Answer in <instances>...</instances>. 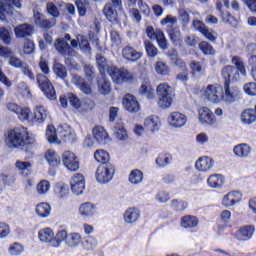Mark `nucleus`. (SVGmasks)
I'll use <instances>...</instances> for the list:
<instances>
[{"instance_id": "obj_16", "label": "nucleus", "mask_w": 256, "mask_h": 256, "mask_svg": "<svg viewBox=\"0 0 256 256\" xmlns=\"http://www.w3.org/2000/svg\"><path fill=\"white\" fill-rule=\"evenodd\" d=\"M123 105L126 111L129 113H138V111L141 109L139 106V102L135 98V96L131 94H126L123 98Z\"/></svg>"}, {"instance_id": "obj_44", "label": "nucleus", "mask_w": 256, "mask_h": 256, "mask_svg": "<svg viewBox=\"0 0 256 256\" xmlns=\"http://www.w3.org/2000/svg\"><path fill=\"white\" fill-rule=\"evenodd\" d=\"M67 237H69V234L65 230H60L54 235V247H61V243L65 241L67 244Z\"/></svg>"}, {"instance_id": "obj_21", "label": "nucleus", "mask_w": 256, "mask_h": 256, "mask_svg": "<svg viewBox=\"0 0 256 256\" xmlns=\"http://www.w3.org/2000/svg\"><path fill=\"white\" fill-rule=\"evenodd\" d=\"M72 83H74L76 87H79L82 93H85L86 95H91V85L85 82V79L83 77L77 74L72 75Z\"/></svg>"}, {"instance_id": "obj_39", "label": "nucleus", "mask_w": 256, "mask_h": 256, "mask_svg": "<svg viewBox=\"0 0 256 256\" xmlns=\"http://www.w3.org/2000/svg\"><path fill=\"white\" fill-rule=\"evenodd\" d=\"M54 193L59 199H65L69 196V187L63 183H58L54 188Z\"/></svg>"}, {"instance_id": "obj_22", "label": "nucleus", "mask_w": 256, "mask_h": 256, "mask_svg": "<svg viewBox=\"0 0 256 256\" xmlns=\"http://www.w3.org/2000/svg\"><path fill=\"white\" fill-rule=\"evenodd\" d=\"M103 11L110 23H119V11L121 10L115 8L113 4H106Z\"/></svg>"}, {"instance_id": "obj_47", "label": "nucleus", "mask_w": 256, "mask_h": 256, "mask_svg": "<svg viewBox=\"0 0 256 256\" xmlns=\"http://www.w3.org/2000/svg\"><path fill=\"white\" fill-rule=\"evenodd\" d=\"M114 134H115V137L120 141H126V139L129 137L127 134V130L121 124H117L114 127Z\"/></svg>"}, {"instance_id": "obj_40", "label": "nucleus", "mask_w": 256, "mask_h": 256, "mask_svg": "<svg viewBox=\"0 0 256 256\" xmlns=\"http://www.w3.org/2000/svg\"><path fill=\"white\" fill-rule=\"evenodd\" d=\"M156 93L158 97L173 96V89L171 86H169V84L162 83L157 86Z\"/></svg>"}, {"instance_id": "obj_63", "label": "nucleus", "mask_w": 256, "mask_h": 256, "mask_svg": "<svg viewBox=\"0 0 256 256\" xmlns=\"http://www.w3.org/2000/svg\"><path fill=\"white\" fill-rule=\"evenodd\" d=\"M169 163H171V156L169 154L161 155L156 159L158 167H167Z\"/></svg>"}, {"instance_id": "obj_18", "label": "nucleus", "mask_w": 256, "mask_h": 256, "mask_svg": "<svg viewBox=\"0 0 256 256\" xmlns=\"http://www.w3.org/2000/svg\"><path fill=\"white\" fill-rule=\"evenodd\" d=\"M214 165L215 161H213V159L209 158L208 156L200 157L195 163L197 171H201L204 173L207 171H211Z\"/></svg>"}, {"instance_id": "obj_64", "label": "nucleus", "mask_w": 256, "mask_h": 256, "mask_svg": "<svg viewBox=\"0 0 256 256\" xmlns=\"http://www.w3.org/2000/svg\"><path fill=\"white\" fill-rule=\"evenodd\" d=\"M8 251H9L10 255L18 256V255H21V253H23L24 249L21 244L14 243L9 247Z\"/></svg>"}, {"instance_id": "obj_50", "label": "nucleus", "mask_w": 256, "mask_h": 256, "mask_svg": "<svg viewBox=\"0 0 256 256\" xmlns=\"http://www.w3.org/2000/svg\"><path fill=\"white\" fill-rule=\"evenodd\" d=\"M53 71L60 79H65L67 77V68L59 62L54 63Z\"/></svg>"}, {"instance_id": "obj_30", "label": "nucleus", "mask_w": 256, "mask_h": 256, "mask_svg": "<svg viewBox=\"0 0 256 256\" xmlns=\"http://www.w3.org/2000/svg\"><path fill=\"white\" fill-rule=\"evenodd\" d=\"M32 167H33V164L29 161L17 160L15 162L16 171H19V173H21V175H24V177H27L29 175V173H31Z\"/></svg>"}, {"instance_id": "obj_26", "label": "nucleus", "mask_w": 256, "mask_h": 256, "mask_svg": "<svg viewBox=\"0 0 256 256\" xmlns=\"http://www.w3.org/2000/svg\"><path fill=\"white\" fill-rule=\"evenodd\" d=\"M45 119H47V109L43 106H36L34 115L30 121L32 123H45Z\"/></svg>"}, {"instance_id": "obj_33", "label": "nucleus", "mask_w": 256, "mask_h": 256, "mask_svg": "<svg viewBox=\"0 0 256 256\" xmlns=\"http://www.w3.org/2000/svg\"><path fill=\"white\" fill-rule=\"evenodd\" d=\"M241 121L244 125H253L256 121V114L255 110L253 109H246L241 114Z\"/></svg>"}, {"instance_id": "obj_2", "label": "nucleus", "mask_w": 256, "mask_h": 256, "mask_svg": "<svg viewBox=\"0 0 256 256\" xmlns=\"http://www.w3.org/2000/svg\"><path fill=\"white\" fill-rule=\"evenodd\" d=\"M64 141H76V134L75 131L71 129V127L67 124H64L58 128V135L57 130H55V126L48 125L46 129V139L48 140V143H52L54 145H61V140Z\"/></svg>"}, {"instance_id": "obj_9", "label": "nucleus", "mask_w": 256, "mask_h": 256, "mask_svg": "<svg viewBox=\"0 0 256 256\" xmlns=\"http://www.w3.org/2000/svg\"><path fill=\"white\" fill-rule=\"evenodd\" d=\"M198 119L199 123L202 125H215V123H217L215 114H213V111L207 107H201L198 110Z\"/></svg>"}, {"instance_id": "obj_45", "label": "nucleus", "mask_w": 256, "mask_h": 256, "mask_svg": "<svg viewBox=\"0 0 256 256\" xmlns=\"http://www.w3.org/2000/svg\"><path fill=\"white\" fill-rule=\"evenodd\" d=\"M199 221L194 216H184L181 221L182 227L184 229H191V227H197Z\"/></svg>"}, {"instance_id": "obj_8", "label": "nucleus", "mask_w": 256, "mask_h": 256, "mask_svg": "<svg viewBox=\"0 0 256 256\" xmlns=\"http://www.w3.org/2000/svg\"><path fill=\"white\" fill-rule=\"evenodd\" d=\"M62 162L64 167L75 173V171H79V158L72 151H65L62 155Z\"/></svg>"}, {"instance_id": "obj_34", "label": "nucleus", "mask_w": 256, "mask_h": 256, "mask_svg": "<svg viewBox=\"0 0 256 256\" xmlns=\"http://www.w3.org/2000/svg\"><path fill=\"white\" fill-rule=\"evenodd\" d=\"M94 159L95 161H97V163H101V165H111V163L109 162V159H110L109 152L103 149L95 151Z\"/></svg>"}, {"instance_id": "obj_36", "label": "nucleus", "mask_w": 256, "mask_h": 256, "mask_svg": "<svg viewBox=\"0 0 256 256\" xmlns=\"http://www.w3.org/2000/svg\"><path fill=\"white\" fill-rule=\"evenodd\" d=\"M225 179L223 178V175L221 174H212L208 177L207 183L209 187H212V189H217V187H221L223 185Z\"/></svg>"}, {"instance_id": "obj_42", "label": "nucleus", "mask_w": 256, "mask_h": 256, "mask_svg": "<svg viewBox=\"0 0 256 256\" xmlns=\"http://www.w3.org/2000/svg\"><path fill=\"white\" fill-rule=\"evenodd\" d=\"M140 93L142 95H145L147 99H153L155 97V90H153V87L151 86V83L144 82L140 87Z\"/></svg>"}, {"instance_id": "obj_29", "label": "nucleus", "mask_w": 256, "mask_h": 256, "mask_svg": "<svg viewBox=\"0 0 256 256\" xmlns=\"http://www.w3.org/2000/svg\"><path fill=\"white\" fill-rule=\"evenodd\" d=\"M141 217V213L137 208H128L124 213V221L129 225L135 223Z\"/></svg>"}, {"instance_id": "obj_61", "label": "nucleus", "mask_w": 256, "mask_h": 256, "mask_svg": "<svg viewBox=\"0 0 256 256\" xmlns=\"http://www.w3.org/2000/svg\"><path fill=\"white\" fill-rule=\"evenodd\" d=\"M144 45L148 57H157V53H159V50L157 49V47H155V45H153V43H151L150 41H145Z\"/></svg>"}, {"instance_id": "obj_12", "label": "nucleus", "mask_w": 256, "mask_h": 256, "mask_svg": "<svg viewBox=\"0 0 256 256\" xmlns=\"http://www.w3.org/2000/svg\"><path fill=\"white\" fill-rule=\"evenodd\" d=\"M122 57L130 63H137L143 57V53L137 51L132 46H126L122 49Z\"/></svg>"}, {"instance_id": "obj_59", "label": "nucleus", "mask_w": 256, "mask_h": 256, "mask_svg": "<svg viewBox=\"0 0 256 256\" xmlns=\"http://www.w3.org/2000/svg\"><path fill=\"white\" fill-rule=\"evenodd\" d=\"M199 49L204 53V55H215V49L209 42H201L199 44Z\"/></svg>"}, {"instance_id": "obj_27", "label": "nucleus", "mask_w": 256, "mask_h": 256, "mask_svg": "<svg viewBox=\"0 0 256 256\" xmlns=\"http://www.w3.org/2000/svg\"><path fill=\"white\" fill-rule=\"evenodd\" d=\"M161 126V120L157 116H149L144 120V127L146 131H157Z\"/></svg>"}, {"instance_id": "obj_3", "label": "nucleus", "mask_w": 256, "mask_h": 256, "mask_svg": "<svg viewBox=\"0 0 256 256\" xmlns=\"http://www.w3.org/2000/svg\"><path fill=\"white\" fill-rule=\"evenodd\" d=\"M107 72L114 83H117L118 85L121 83H132L134 79L133 73L125 68L110 66L108 67Z\"/></svg>"}, {"instance_id": "obj_60", "label": "nucleus", "mask_w": 256, "mask_h": 256, "mask_svg": "<svg viewBox=\"0 0 256 256\" xmlns=\"http://www.w3.org/2000/svg\"><path fill=\"white\" fill-rule=\"evenodd\" d=\"M243 91L246 95L250 97H256V83L255 82H248L244 84Z\"/></svg>"}, {"instance_id": "obj_32", "label": "nucleus", "mask_w": 256, "mask_h": 256, "mask_svg": "<svg viewBox=\"0 0 256 256\" xmlns=\"http://www.w3.org/2000/svg\"><path fill=\"white\" fill-rule=\"evenodd\" d=\"M95 205L91 202L82 203L79 207V213L82 217H93L95 215Z\"/></svg>"}, {"instance_id": "obj_38", "label": "nucleus", "mask_w": 256, "mask_h": 256, "mask_svg": "<svg viewBox=\"0 0 256 256\" xmlns=\"http://www.w3.org/2000/svg\"><path fill=\"white\" fill-rule=\"evenodd\" d=\"M45 158L51 167H57V165L61 163L59 155L57 152H55V150H47Z\"/></svg>"}, {"instance_id": "obj_20", "label": "nucleus", "mask_w": 256, "mask_h": 256, "mask_svg": "<svg viewBox=\"0 0 256 256\" xmlns=\"http://www.w3.org/2000/svg\"><path fill=\"white\" fill-rule=\"evenodd\" d=\"M98 91L101 95H109L111 93V82L105 74H100L97 78Z\"/></svg>"}, {"instance_id": "obj_24", "label": "nucleus", "mask_w": 256, "mask_h": 256, "mask_svg": "<svg viewBox=\"0 0 256 256\" xmlns=\"http://www.w3.org/2000/svg\"><path fill=\"white\" fill-rule=\"evenodd\" d=\"M255 233V227L251 225L241 227L236 233V239L238 241H249Z\"/></svg>"}, {"instance_id": "obj_25", "label": "nucleus", "mask_w": 256, "mask_h": 256, "mask_svg": "<svg viewBox=\"0 0 256 256\" xmlns=\"http://www.w3.org/2000/svg\"><path fill=\"white\" fill-rule=\"evenodd\" d=\"M35 24L42 29H51L55 25V21L46 19L43 14L39 12H34Z\"/></svg>"}, {"instance_id": "obj_49", "label": "nucleus", "mask_w": 256, "mask_h": 256, "mask_svg": "<svg viewBox=\"0 0 256 256\" xmlns=\"http://www.w3.org/2000/svg\"><path fill=\"white\" fill-rule=\"evenodd\" d=\"M154 39H156L160 49H168L167 46V38H165V34L161 30H156Z\"/></svg>"}, {"instance_id": "obj_54", "label": "nucleus", "mask_w": 256, "mask_h": 256, "mask_svg": "<svg viewBox=\"0 0 256 256\" xmlns=\"http://www.w3.org/2000/svg\"><path fill=\"white\" fill-rule=\"evenodd\" d=\"M16 115L20 121H31V109L29 108L20 107Z\"/></svg>"}, {"instance_id": "obj_62", "label": "nucleus", "mask_w": 256, "mask_h": 256, "mask_svg": "<svg viewBox=\"0 0 256 256\" xmlns=\"http://www.w3.org/2000/svg\"><path fill=\"white\" fill-rule=\"evenodd\" d=\"M0 39L5 45H11V34L5 27H0Z\"/></svg>"}, {"instance_id": "obj_7", "label": "nucleus", "mask_w": 256, "mask_h": 256, "mask_svg": "<svg viewBox=\"0 0 256 256\" xmlns=\"http://www.w3.org/2000/svg\"><path fill=\"white\" fill-rule=\"evenodd\" d=\"M36 79L41 91L44 92V95L48 99H57V93L55 92V88L53 87V84H51V81H49V78H47V76L43 74H38Z\"/></svg>"}, {"instance_id": "obj_13", "label": "nucleus", "mask_w": 256, "mask_h": 256, "mask_svg": "<svg viewBox=\"0 0 256 256\" xmlns=\"http://www.w3.org/2000/svg\"><path fill=\"white\" fill-rule=\"evenodd\" d=\"M168 123L171 127H175L176 129L185 127L187 116L181 112H172L168 117Z\"/></svg>"}, {"instance_id": "obj_23", "label": "nucleus", "mask_w": 256, "mask_h": 256, "mask_svg": "<svg viewBox=\"0 0 256 256\" xmlns=\"http://www.w3.org/2000/svg\"><path fill=\"white\" fill-rule=\"evenodd\" d=\"M14 33L17 39H23V37H31L33 35V26L31 24H21L14 28Z\"/></svg>"}, {"instance_id": "obj_15", "label": "nucleus", "mask_w": 256, "mask_h": 256, "mask_svg": "<svg viewBox=\"0 0 256 256\" xmlns=\"http://www.w3.org/2000/svg\"><path fill=\"white\" fill-rule=\"evenodd\" d=\"M54 47L60 55H64V57H69L73 55V48L69 46L67 40L65 38H58L54 43Z\"/></svg>"}, {"instance_id": "obj_5", "label": "nucleus", "mask_w": 256, "mask_h": 256, "mask_svg": "<svg viewBox=\"0 0 256 256\" xmlns=\"http://www.w3.org/2000/svg\"><path fill=\"white\" fill-rule=\"evenodd\" d=\"M240 96L241 90L239 87L231 86L229 82H224L222 87L221 103H225V105H231V103H235Z\"/></svg>"}, {"instance_id": "obj_56", "label": "nucleus", "mask_w": 256, "mask_h": 256, "mask_svg": "<svg viewBox=\"0 0 256 256\" xmlns=\"http://www.w3.org/2000/svg\"><path fill=\"white\" fill-rule=\"evenodd\" d=\"M171 103H173V96H158V105L162 109L171 107Z\"/></svg>"}, {"instance_id": "obj_41", "label": "nucleus", "mask_w": 256, "mask_h": 256, "mask_svg": "<svg viewBox=\"0 0 256 256\" xmlns=\"http://www.w3.org/2000/svg\"><path fill=\"white\" fill-rule=\"evenodd\" d=\"M170 41H172L173 45H181L183 43V38L181 37V30L179 28H173L169 31Z\"/></svg>"}, {"instance_id": "obj_58", "label": "nucleus", "mask_w": 256, "mask_h": 256, "mask_svg": "<svg viewBox=\"0 0 256 256\" xmlns=\"http://www.w3.org/2000/svg\"><path fill=\"white\" fill-rule=\"evenodd\" d=\"M178 19L181 21L183 27H187V25H189V21L191 20L189 17V12L183 8L179 9L178 11Z\"/></svg>"}, {"instance_id": "obj_37", "label": "nucleus", "mask_w": 256, "mask_h": 256, "mask_svg": "<svg viewBox=\"0 0 256 256\" xmlns=\"http://www.w3.org/2000/svg\"><path fill=\"white\" fill-rule=\"evenodd\" d=\"M36 213L39 217L47 218L51 215V205L42 202L36 206Z\"/></svg>"}, {"instance_id": "obj_31", "label": "nucleus", "mask_w": 256, "mask_h": 256, "mask_svg": "<svg viewBox=\"0 0 256 256\" xmlns=\"http://www.w3.org/2000/svg\"><path fill=\"white\" fill-rule=\"evenodd\" d=\"M93 136L98 141V143L103 144L106 141H109V134H107V131H105L104 127L96 126L93 129Z\"/></svg>"}, {"instance_id": "obj_17", "label": "nucleus", "mask_w": 256, "mask_h": 256, "mask_svg": "<svg viewBox=\"0 0 256 256\" xmlns=\"http://www.w3.org/2000/svg\"><path fill=\"white\" fill-rule=\"evenodd\" d=\"M38 239L41 243H46L47 245H50V247H54L55 232H53V229L51 228L41 229L38 232Z\"/></svg>"}, {"instance_id": "obj_52", "label": "nucleus", "mask_w": 256, "mask_h": 256, "mask_svg": "<svg viewBox=\"0 0 256 256\" xmlns=\"http://www.w3.org/2000/svg\"><path fill=\"white\" fill-rule=\"evenodd\" d=\"M96 62L98 65V69L100 71V75H105V71L109 69V66H107V60L105 57L101 56V54H98L96 56Z\"/></svg>"}, {"instance_id": "obj_1", "label": "nucleus", "mask_w": 256, "mask_h": 256, "mask_svg": "<svg viewBox=\"0 0 256 256\" xmlns=\"http://www.w3.org/2000/svg\"><path fill=\"white\" fill-rule=\"evenodd\" d=\"M6 143L10 149H19V147L29 148L30 145H35L37 140L35 136L29 135L25 128H15L8 131Z\"/></svg>"}, {"instance_id": "obj_53", "label": "nucleus", "mask_w": 256, "mask_h": 256, "mask_svg": "<svg viewBox=\"0 0 256 256\" xmlns=\"http://www.w3.org/2000/svg\"><path fill=\"white\" fill-rule=\"evenodd\" d=\"M155 71L158 73V75L167 76L170 73L169 66L165 62H157L155 65Z\"/></svg>"}, {"instance_id": "obj_11", "label": "nucleus", "mask_w": 256, "mask_h": 256, "mask_svg": "<svg viewBox=\"0 0 256 256\" xmlns=\"http://www.w3.org/2000/svg\"><path fill=\"white\" fill-rule=\"evenodd\" d=\"M9 4H3L0 0V21H5L7 15H13V7L21 9V2L19 0H10Z\"/></svg>"}, {"instance_id": "obj_28", "label": "nucleus", "mask_w": 256, "mask_h": 256, "mask_svg": "<svg viewBox=\"0 0 256 256\" xmlns=\"http://www.w3.org/2000/svg\"><path fill=\"white\" fill-rule=\"evenodd\" d=\"M233 153L239 159H245V157H249V153H251V146L245 143L238 144L233 148Z\"/></svg>"}, {"instance_id": "obj_14", "label": "nucleus", "mask_w": 256, "mask_h": 256, "mask_svg": "<svg viewBox=\"0 0 256 256\" xmlns=\"http://www.w3.org/2000/svg\"><path fill=\"white\" fill-rule=\"evenodd\" d=\"M222 78L224 83L228 82V85H231V81H238L240 75L239 71H236L235 67L228 65L222 68L221 70Z\"/></svg>"}, {"instance_id": "obj_48", "label": "nucleus", "mask_w": 256, "mask_h": 256, "mask_svg": "<svg viewBox=\"0 0 256 256\" xmlns=\"http://www.w3.org/2000/svg\"><path fill=\"white\" fill-rule=\"evenodd\" d=\"M46 11L48 15H51V17H53V19H58L59 15H61V13L59 12V6H57V4L53 2H47Z\"/></svg>"}, {"instance_id": "obj_57", "label": "nucleus", "mask_w": 256, "mask_h": 256, "mask_svg": "<svg viewBox=\"0 0 256 256\" xmlns=\"http://www.w3.org/2000/svg\"><path fill=\"white\" fill-rule=\"evenodd\" d=\"M82 245L86 251H93L97 247V239L92 236H88L83 242Z\"/></svg>"}, {"instance_id": "obj_6", "label": "nucleus", "mask_w": 256, "mask_h": 256, "mask_svg": "<svg viewBox=\"0 0 256 256\" xmlns=\"http://www.w3.org/2000/svg\"><path fill=\"white\" fill-rule=\"evenodd\" d=\"M223 95V86L219 84H209L204 90V97L210 103L219 105Z\"/></svg>"}, {"instance_id": "obj_43", "label": "nucleus", "mask_w": 256, "mask_h": 256, "mask_svg": "<svg viewBox=\"0 0 256 256\" xmlns=\"http://www.w3.org/2000/svg\"><path fill=\"white\" fill-rule=\"evenodd\" d=\"M129 181L132 185H139V183H143V172L139 169L132 170L129 175Z\"/></svg>"}, {"instance_id": "obj_51", "label": "nucleus", "mask_w": 256, "mask_h": 256, "mask_svg": "<svg viewBox=\"0 0 256 256\" xmlns=\"http://www.w3.org/2000/svg\"><path fill=\"white\" fill-rule=\"evenodd\" d=\"M49 189H51V184L47 180L40 181L36 186V190L39 195L49 193Z\"/></svg>"}, {"instance_id": "obj_55", "label": "nucleus", "mask_w": 256, "mask_h": 256, "mask_svg": "<svg viewBox=\"0 0 256 256\" xmlns=\"http://www.w3.org/2000/svg\"><path fill=\"white\" fill-rule=\"evenodd\" d=\"M77 41L81 51H84V53H89V51H91V47L89 46V40H87L85 36H77Z\"/></svg>"}, {"instance_id": "obj_46", "label": "nucleus", "mask_w": 256, "mask_h": 256, "mask_svg": "<svg viewBox=\"0 0 256 256\" xmlns=\"http://www.w3.org/2000/svg\"><path fill=\"white\" fill-rule=\"evenodd\" d=\"M81 243V234L79 233H71L68 234L66 245L68 247H77Z\"/></svg>"}, {"instance_id": "obj_19", "label": "nucleus", "mask_w": 256, "mask_h": 256, "mask_svg": "<svg viewBox=\"0 0 256 256\" xmlns=\"http://www.w3.org/2000/svg\"><path fill=\"white\" fill-rule=\"evenodd\" d=\"M243 195L239 191L229 192L226 196H224L222 200V204L225 207H233V205H237L242 199Z\"/></svg>"}, {"instance_id": "obj_35", "label": "nucleus", "mask_w": 256, "mask_h": 256, "mask_svg": "<svg viewBox=\"0 0 256 256\" xmlns=\"http://www.w3.org/2000/svg\"><path fill=\"white\" fill-rule=\"evenodd\" d=\"M232 65H235L236 71H238L239 75L243 77H247V69H245V62H243V58L239 56H232Z\"/></svg>"}, {"instance_id": "obj_10", "label": "nucleus", "mask_w": 256, "mask_h": 256, "mask_svg": "<svg viewBox=\"0 0 256 256\" xmlns=\"http://www.w3.org/2000/svg\"><path fill=\"white\" fill-rule=\"evenodd\" d=\"M71 190L75 195H83L85 191V176L81 173H76L71 179Z\"/></svg>"}, {"instance_id": "obj_4", "label": "nucleus", "mask_w": 256, "mask_h": 256, "mask_svg": "<svg viewBox=\"0 0 256 256\" xmlns=\"http://www.w3.org/2000/svg\"><path fill=\"white\" fill-rule=\"evenodd\" d=\"M115 175V166L113 164H100L96 170L95 178L97 183L105 185L113 181Z\"/></svg>"}]
</instances>
